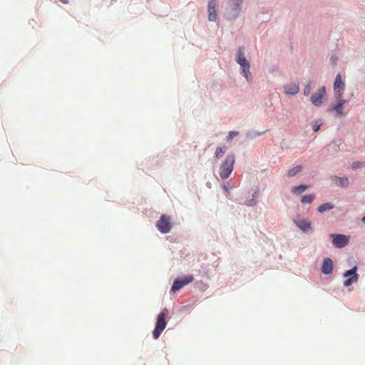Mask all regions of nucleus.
Wrapping results in <instances>:
<instances>
[{
	"instance_id": "nucleus-1",
	"label": "nucleus",
	"mask_w": 365,
	"mask_h": 365,
	"mask_svg": "<svg viewBox=\"0 0 365 365\" xmlns=\"http://www.w3.org/2000/svg\"><path fill=\"white\" fill-rule=\"evenodd\" d=\"M235 157L228 155L220 168V176L222 179H227L232 173L234 168Z\"/></svg>"
},
{
	"instance_id": "nucleus-2",
	"label": "nucleus",
	"mask_w": 365,
	"mask_h": 365,
	"mask_svg": "<svg viewBox=\"0 0 365 365\" xmlns=\"http://www.w3.org/2000/svg\"><path fill=\"white\" fill-rule=\"evenodd\" d=\"M166 324L165 314L164 312H162L158 315L155 327L153 331V336L155 339L159 338L160 334L165 329Z\"/></svg>"
},
{
	"instance_id": "nucleus-3",
	"label": "nucleus",
	"mask_w": 365,
	"mask_h": 365,
	"mask_svg": "<svg viewBox=\"0 0 365 365\" xmlns=\"http://www.w3.org/2000/svg\"><path fill=\"white\" fill-rule=\"evenodd\" d=\"M242 0H230V2L226 9L227 18H235L238 15L240 11V5L242 4Z\"/></svg>"
},
{
	"instance_id": "nucleus-4",
	"label": "nucleus",
	"mask_w": 365,
	"mask_h": 365,
	"mask_svg": "<svg viewBox=\"0 0 365 365\" xmlns=\"http://www.w3.org/2000/svg\"><path fill=\"white\" fill-rule=\"evenodd\" d=\"M326 88L322 86L311 96V102L315 106H320L326 101Z\"/></svg>"
},
{
	"instance_id": "nucleus-5",
	"label": "nucleus",
	"mask_w": 365,
	"mask_h": 365,
	"mask_svg": "<svg viewBox=\"0 0 365 365\" xmlns=\"http://www.w3.org/2000/svg\"><path fill=\"white\" fill-rule=\"evenodd\" d=\"M156 227L162 233L165 234L169 232L171 229L170 217L165 215H161L160 218L157 222Z\"/></svg>"
},
{
	"instance_id": "nucleus-6",
	"label": "nucleus",
	"mask_w": 365,
	"mask_h": 365,
	"mask_svg": "<svg viewBox=\"0 0 365 365\" xmlns=\"http://www.w3.org/2000/svg\"><path fill=\"white\" fill-rule=\"evenodd\" d=\"M345 90V84L342 81L341 74L338 73L334 83V93L335 98H342Z\"/></svg>"
},
{
	"instance_id": "nucleus-7",
	"label": "nucleus",
	"mask_w": 365,
	"mask_h": 365,
	"mask_svg": "<svg viewBox=\"0 0 365 365\" xmlns=\"http://www.w3.org/2000/svg\"><path fill=\"white\" fill-rule=\"evenodd\" d=\"M194 277L192 275H186L180 279H175L171 287L173 292H176L181 289L183 286L187 285L193 282Z\"/></svg>"
},
{
	"instance_id": "nucleus-8",
	"label": "nucleus",
	"mask_w": 365,
	"mask_h": 365,
	"mask_svg": "<svg viewBox=\"0 0 365 365\" xmlns=\"http://www.w3.org/2000/svg\"><path fill=\"white\" fill-rule=\"evenodd\" d=\"M357 267H354L352 269L347 270L344 273V277H348L349 276H351V277L346 279L344 282V285L345 287H349L353 283L356 282L359 279V274H356Z\"/></svg>"
},
{
	"instance_id": "nucleus-9",
	"label": "nucleus",
	"mask_w": 365,
	"mask_h": 365,
	"mask_svg": "<svg viewBox=\"0 0 365 365\" xmlns=\"http://www.w3.org/2000/svg\"><path fill=\"white\" fill-rule=\"evenodd\" d=\"M331 237H332L333 245L338 248H342L345 247L349 243V237L341 234H332L331 235Z\"/></svg>"
},
{
	"instance_id": "nucleus-10",
	"label": "nucleus",
	"mask_w": 365,
	"mask_h": 365,
	"mask_svg": "<svg viewBox=\"0 0 365 365\" xmlns=\"http://www.w3.org/2000/svg\"><path fill=\"white\" fill-rule=\"evenodd\" d=\"M336 99L337 100V103L330 106L328 111L330 113L335 111L337 116H342L344 115V105L346 103V101L342 99V98Z\"/></svg>"
},
{
	"instance_id": "nucleus-11",
	"label": "nucleus",
	"mask_w": 365,
	"mask_h": 365,
	"mask_svg": "<svg viewBox=\"0 0 365 365\" xmlns=\"http://www.w3.org/2000/svg\"><path fill=\"white\" fill-rule=\"evenodd\" d=\"M217 6V0H210L207 5L208 19L210 21H215L217 19V14L216 7Z\"/></svg>"
},
{
	"instance_id": "nucleus-12",
	"label": "nucleus",
	"mask_w": 365,
	"mask_h": 365,
	"mask_svg": "<svg viewBox=\"0 0 365 365\" xmlns=\"http://www.w3.org/2000/svg\"><path fill=\"white\" fill-rule=\"evenodd\" d=\"M294 224L304 232L312 230V225L308 220L298 217L294 220Z\"/></svg>"
},
{
	"instance_id": "nucleus-13",
	"label": "nucleus",
	"mask_w": 365,
	"mask_h": 365,
	"mask_svg": "<svg viewBox=\"0 0 365 365\" xmlns=\"http://www.w3.org/2000/svg\"><path fill=\"white\" fill-rule=\"evenodd\" d=\"M236 61L240 65L242 69L250 68V63L245 57L244 52L241 48L237 51Z\"/></svg>"
},
{
	"instance_id": "nucleus-14",
	"label": "nucleus",
	"mask_w": 365,
	"mask_h": 365,
	"mask_svg": "<svg viewBox=\"0 0 365 365\" xmlns=\"http://www.w3.org/2000/svg\"><path fill=\"white\" fill-rule=\"evenodd\" d=\"M321 270L326 274H329L332 272L333 262L330 258H326L324 259Z\"/></svg>"
},
{
	"instance_id": "nucleus-15",
	"label": "nucleus",
	"mask_w": 365,
	"mask_h": 365,
	"mask_svg": "<svg viewBox=\"0 0 365 365\" xmlns=\"http://www.w3.org/2000/svg\"><path fill=\"white\" fill-rule=\"evenodd\" d=\"M284 92L287 94L295 95L299 93V86L297 83H292L289 85H286L284 87Z\"/></svg>"
},
{
	"instance_id": "nucleus-16",
	"label": "nucleus",
	"mask_w": 365,
	"mask_h": 365,
	"mask_svg": "<svg viewBox=\"0 0 365 365\" xmlns=\"http://www.w3.org/2000/svg\"><path fill=\"white\" fill-rule=\"evenodd\" d=\"M332 181L343 187H347L349 186V180L346 177L340 178L337 176L332 177Z\"/></svg>"
},
{
	"instance_id": "nucleus-17",
	"label": "nucleus",
	"mask_w": 365,
	"mask_h": 365,
	"mask_svg": "<svg viewBox=\"0 0 365 365\" xmlns=\"http://www.w3.org/2000/svg\"><path fill=\"white\" fill-rule=\"evenodd\" d=\"M226 150H227V147L225 145L217 147L215 152V157L217 158H222L224 155V154L225 153Z\"/></svg>"
},
{
	"instance_id": "nucleus-18",
	"label": "nucleus",
	"mask_w": 365,
	"mask_h": 365,
	"mask_svg": "<svg viewBox=\"0 0 365 365\" xmlns=\"http://www.w3.org/2000/svg\"><path fill=\"white\" fill-rule=\"evenodd\" d=\"M332 208H334V205L331 203L327 202L319 205L317 210L319 212H323L324 211L331 210Z\"/></svg>"
},
{
	"instance_id": "nucleus-19",
	"label": "nucleus",
	"mask_w": 365,
	"mask_h": 365,
	"mask_svg": "<svg viewBox=\"0 0 365 365\" xmlns=\"http://www.w3.org/2000/svg\"><path fill=\"white\" fill-rule=\"evenodd\" d=\"M308 188L307 185H300L299 186H295L292 187V192L293 193L300 194L304 192Z\"/></svg>"
},
{
	"instance_id": "nucleus-20",
	"label": "nucleus",
	"mask_w": 365,
	"mask_h": 365,
	"mask_svg": "<svg viewBox=\"0 0 365 365\" xmlns=\"http://www.w3.org/2000/svg\"><path fill=\"white\" fill-rule=\"evenodd\" d=\"M315 198L314 195H307L302 197L301 202L302 204H310Z\"/></svg>"
},
{
	"instance_id": "nucleus-21",
	"label": "nucleus",
	"mask_w": 365,
	"mask_h": 365,
	"mask_svg": "<svg viewBox=\"0 0 365 365\" xmlns=\"http://www.w3.org/2000/svg\"><path fill=\"white\" fill-rule=\"evenodd\" d=\"M302 170V167L301 165H297V167L289 170L288 171V176L289 177H294V175H296L297 174H298L299 173H300Z\"/></svg>"
},
{
	"instance_id": "nucleus-22",
	"label": "nucleus",
	"mask_w": 365,
	"mask_h": 365,
	"mask_svg": "<svg viewBox=\"0 0 365 365\" xmlns=\"http://www.w3.org/2000/svg\"><path fill=\"white\" fill-rule=\"evenodd\" d=\"M242 71L247 81L250 82L251 81V73L250 72V68L242 69Z\"/></svg>"
},
{
	"instance_id": "nucleus-23",
	"label": "nucleus",
	"mask_w": 365,
	"mask_h": 365,
	"mask_svg": "<svg viewBox=\"0 0 365 365\" xmlns=\"http://www.w3.org/2000/svg\"><path fill=\"white\" fill-rule=\"evenodd\" d=\"M312 90V83H309L304 89V94L305 96H309L311 93Z\"/></svg>"
},
{
	"instance_id": "nucleus-24",
	"label": "nucleus",
	"mask_w": 365,
	"mask_h": 365,
	"mask_svg": "<svg viewBox=\"0 0 365 365\" xmlns=\"http://www.w3.org/2000/svg\"><path fill=\"white\" fill-rule=\"evenodd\" d=\"M238 134H239V133H238V132H236V131H230V132H229V133H228V135H227V140H232V139L234 138V136H236V135H237Z\"/></svg>"
},
{
	"instance_id": "nucleus-25",
	"label": "nucleus",
	"mask_w": 365,
	"mask_h": 365,
	"mask_svg": "<svg viewBox=\"0 0 365 365\" xmlns=\"http://www.w3.org/2000/svg\"><path fill=\"white\" fill-rule=\"evenodd\" d=\"M320 123L318 121H314L312 123V128L314 132H317L320 129Z\"/></svg>"
},
{
	"instance_id": "nucleus-26",
	"label": "nucleus",
	"mask_w": 365,
	"mask_h": 365,
	"mask_svg": "<svg viewBox=\"0 0 365 365\" xmlns=\"http://www.w3.org/2000/svg\"><path fill=\"white\" fill-rule=\"evenodd\" d=\"M363 166H364V164L362 163H360V162H354L351 165V168L353 169H357V168H361Z\"/></svg>"
},
{
	"instance_id": "nucleus-27",
	"label": "nucleus",
	"mask_w": 365,
	"mask_h": 365,
	"mask_svg": "<svg viewBox=\"0 0 365 365\" xmlns=\"http://www.w3.org/2000/svg\"><path fill=\"white\" fill-rule=\"evenodd\" d=\"M222 187H223V190L227 193V195H230V191H229L228 186L227 185H223Z\"/></svg>"
},
{
	"instance_id": "nucleus-28",
	"label": "nucleus",
	"mask_w": 365,
	"mask_h": 365,
	"mask_svg": "<svg viewBox=\"0 0 365 365\" xmlns=\"http://www.w3.org/2000/svg\"><path fill=\"white\" fill-rule=\"evenodd\" d=\"M249 206H252L253 205H255V202L254 200L250 201L247 204Z\"/></svg>"
},
{
	"instance_id": "nucleus-29",
	"label": "nucleus",
	"mask_w": 365,
	"mask_h": 365,
	"mask_svg": "<svg viewBox=\"0 0 365 365\" xmlns=\"http://www.w3.org/2000/svg\"><path fill=\"white\" fill-rule=\"evenodd\" d=\"M60 1H61L63 4H68V0H59Z\"/></svg>"
},
{
	"instance_id": "nucleus-30",
	"label": "nucleus",
	"mask_w": 365,
	"mask_h": 365,
	"mask_svg": "<svg viewBox=\"0 0 365 365\" xmlns=\"http://www.w3.org/2000/svg\"><path fill=\"white\" fill-rule=\"evenodd\" d=\"M361 220H362L363 222H365V216L362 218Z\"/></svg>"
}]
</instances>
